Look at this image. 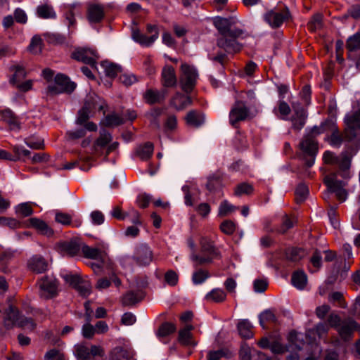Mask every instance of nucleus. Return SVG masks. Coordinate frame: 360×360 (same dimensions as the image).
Instances as JSON below:
<instances>
[{"mask_svg":"<svg viewBox=\"0 0 360 360\" xmlns=\"http://www.w3.org/2000/svg\"><path fill=\"white\" fill-rule=\"evenodd\" d=\"M236 23V19L233 17L229 18L216 17L214 19V25L221 34L217 40V46L224 50V52L217 53L216 55L210 54V59L222 64L226 57V53L238 51L240 46L236 41V38L243 34L239 29L231 30V27Z\"/></svg>","mask_w":360,"mask_h":360,"instance_id":"obj_1","label":"nucleus"},{"mask_svg":"<svg viewBox=\"0 0 360 360\" xmlns=\"http://www.w3.org/2000/svg\"><path fill=\"white\" fill-rule=\"evenodd\" d=\"M201 252L202 255H198L196 253L191 254V259L193 262L194 266L209 264L217 256L216 250L212 243L205 237H201L200 240Z\"/></svg>","mask_w":360,"mask_h":360,"instance_id":"obj_2","label":"nucleus"},{"mask_svg":"<svg viewBox=\"0 0 360 360\" xmlns=\"http://www.w3.org/2000/svg\"><path fill=\"white\" fill-rule=\"evenodd\" d=\"M97 108L98 110L103 109L100 98L94 93L89 94L86 98L83 108L78 112L77 124H84L91 116L93 110Z\"/></svg>","mask_w":360,"mask_h":360,"instance_id":"obj_3","label":"nucleus"},{"mask_svg":"<svg viewBox=\"0 0 360 360\" xmlns=\"http://www.w3.org/2000/svg\"><path fill=\"white\" fill-rule=\"evenodd\" d=\"M181 75L180 76V85L183 91L190 93L194 89L198 73L197 70L188 64L183 63L181 66Z\"/></svg>","mask_w":360,"mask_h":360,"instance_id":"obj_4","label":"nucleus"},{"mask_svg":"<svg viewBox=\"0 0 360 360\" xmlns=\"http://www.w3.org/2000/svg\"><path fill=\"white\" fill-rule=\"evenodd\" d=\"M76 88V84L63 74L55 77L54 83L49 84L47 91L51 94H60L62 93H72Z\"/></svg>","mask_w":360,"mask_h":360,"instance_id":"obj_5","label":"nucleus"},{"mask_svg":"<svg viewBox=\"0 0 360 360\" xmlns=\"http://www.w3.org/2000/svg\"><path fill=\"white\" fill-rule=\"evenodd\" d=\"M289 9L285 7L283 10L271 9L263 15L264 20L271 27L278 28L289 18H290Z\"/></svg>","mask_w":360,"mask_h":360,"instance_id":"obj_6","label":"nucleus"},{"mask_svg":"<svg viewBox=\"0 0 360 360\" xmlns=\"http://www.w3.org/2000/svg\"><path fill=\"white\" fill-rule=\"evenodd\" d=\"M147 32L150 34V37L146 36L139 30H134L132 32V39L134 41L139 43L143 46H151L159 37L158 26L155 25H148Z\"/></svg>","mask_w":360,"mask_h":360,"instance_id":"obj_7","label":"nucleus"},{"mask_svg":"<svg viewBox=\"0 0 360 360\" xmlns=\"http://www.w3.org/2000/svg\"><path fill=\"white\" fill-rule=\"evenodd\" d=\"M324 183L330 191L335 193L337 198L340 201L346 200L347 192L344 188L346 184L343 181L338 180L336 174H333L332 176H326L324 178Z\"/></svg>","mask_w":360,"mask_h":360,"instance_id":"obj_8","label":"nucleus"},{"mask_svg":"<svg viewBox=\"0 0 360 360\" xmlns=\"http://www.w3.org/2000/svg\"><path fill=\"white\" fill-rule=\"evenodd\" d=\"M345 122L347 126L345 139L350 141L356 136L355 130L360 128V108L352 114L347 115Z\"/></svg>","mask_w":360,"mask_h":360,"instance_id":"obj_9","label":"nucleus"},{"mask_svg":"<svg viewBox=\"0 0 360 360\" xmlns=\"http://www.w3.org/2000/svg\"><path fill=\"white\" fill-rule=\"evenodd\" d=\"M40 295L44 298H50L56 295L58 284L54 278L44 276L39 282Z\"/></svg>","mask_w":360,"mask_h":360,"instance_id":"obj_10","label":"nucleus"},{"mask_svg":"<svg viewBox=\"0 0 360 360\" xmlns=\"http://www.w3.org/2000/svg\"><path fill=\"white\" fill-rule=\"evenodd\" d=\"M96 50L87 48H79L72 53V58L78 61L94 66L96 60L98 58Z\"/></svg>","mask_w":360,"mask_h":360,"instance_id":"obj_11","label":"nucleus"},{"mask_svg":"<svg viewBox=\"0 0 360 360\" xmlns=\"http://www.w3.org/2000/svg\"><path fill=\"white\" fill-rule=\"evenodd\" d=\"M133 259L139 266H146L153 260V252L150 248L146 244H141L136 247Z\"/></svg>","mask_w":360,"mask_h":360,"instance_id":"obj_12","label":"nucleus"},{"mask_svg":"<svg viewBox=\"0 0 360 360\" xmlns=\"http://www.w3.org/2000/svg\"><path fill=\"white\" fill-rule=\"evenodd\" d=\"M300 148L310 157V159L307 162V165L308 167H311L315 162V156L318 151L317 142H315L312 138L307 136L301 141Z\"/></svg>","mask_w":360,"mask_h":360,"instance_id":"obj_13","label":"nucleus"},{"mask_svg":"<svg viewBox=\"0 0 360 360\" xmlns=\"http://www.w3.org/2000/svg\"><path fill=\"white\" fill-rule=\"evenodd\" d=\"M249 110L244 103L236 102L229 113L230 123L235 125L238 122L246 119Z\"/></svg>","mask_w":360,"mask_h":360,"instance_id":"obj_14","label":"nucleus"},{"mask_svg":"<svg viewBox=\"0 0 360 360\" xmlns=\"http://www.w3.org/2000/svg\"><path fill=\"white\" fill-rule=\"evenodd\" d=\"M294 115L292 117V128L295 130H301L306 123L307 115L306 110L299 103L292 104Z\"/></svg>","mask_w":360,"mask_h":360,"instance_id":"obj_15","label":"nucleus"},{"mask_svg":"<svg viewBox=\"0 0 360 360\" xmlns=\"http://www.w3.org/2000/svg\"><path fill=\"white\" fill-rule=\"evenodd\" d=\"M58 248L60 253L64 255L75 256L82 248L81 243L77 239H70L62 241L58 244Z\"/></svg>","mask_w":360,"mask_h":360,"instance_id":"obj_16","label":"nucleus"},{"mask_svg":"<svg viewBox=\"0 0 360 360\" xmlns=\"http://www.w3.org/2000/svg\"><path fill=\"white\" fill-rule=\"evenodd\" d=\"M48 266V262L41 255H34L27 262L28 269L35 274L45 272Z\"/></svg>","mask_w":360,"mask_h":360,"instance_id":"obj_17","label":"nucleus"},{"mask_svg":"<svg viewBox=\"0 0 360 360\" xmlns=\"http://www.w3.org/2000/svg\"><path fill=\"white\" fill-rule=\"evenodd\" d=\"M168 91L166 89H162L161 90H155L148 89L143 94V99L146 103L149 104H154L156 103H160L167 96Z\"/></svg>","mask_w":360,"mask_h":360,"instance_id":"obj_18","label":"nucleus"},{"mask_svg":"<svg viewBox=\"0 0 360 360\" xmlns=\"http://www.w3.org/2000/svg\"><path fill=\"white\" fill-rule=\"evenodd\" d=\"M162 84L165 87H174L177 84V78L174 68L165 65L162 71Z\"/></svg>","mask_w":360,"mask_h":360,"instance_id":"obj_19","label":"nucleus"},{"mask_svg":"<svg viewBox=\"0 0 360 360\" xmlns=\"http://www.w3.org/2000/svg\"><path fill=\"white\" fill-rule=\"evenodd\" d=\"M104 17V8L100 4L89 5L87 9V19L91 23H97Z\"/></svg>","mask_w":360,"mask_h":360,"instance_id":"obj_20","label":"nucleus"},{"mask_svg":"<svg viewBox=\"0 0 360 360\" xmlns=\"http://www.w3.org/2000/svg\"><path fill=\"white\" fill-rule=\"evenodd\" d=\"M20 316L18 310L15 307L10 305L4 312V325L6 328H11L18 324Z\"/></svg>","mask_w":360,"mask_h":360,"instance_id":"obj_21","label":"nucleus"},{"mask_svg":"<svg viewBox=\"0 0 360 360\" xmlns=\"http://www.w3.org/2000/svg\"><path fill=\"white\" fill-rule=\"evenodd\" d=\"M0 117L2 120L8 124L11 130L19 131L20 129V122L10 109L1 110Z\"/></svg>","mask_w":360,"mask_h":360,"instance_id":"obj_22","label":"nucleus"},{"mask_svg":"<svg viewBox=\"0 0 360 360\" xmlns=\"http://www.w3.org/2000/svg\"><path fill=\"white\" fill-rule=\"evenodd\" d=\"M82 250L84 255L87 258L101 261L102 262H105L107 259L105 253L98 248L83 245Z\"/></svg>","mask_w":360,"mask_h":360,"instance_id":"obj_23","label":"nucleus"},{"mask_svg":"<svg viewBox=\"0 0 360 360\" xmlns=\"http://www.w3.org/2000/svg\"><path fill=\"white\" fill-rule=\"evenodd\" d=\"M356 326V322L353 320L344 321L337 330L341 338L347 340L350 338Z\"/></svg>","mask_w":360,"mask_h":360,"instance_id":"obj_24","label":"nucleus"},{"mask_svg":"<svg viewBox=\"0 0 360 360\" xmlns=\"http://www.w3.org/2000/svg\"><path fill=\"white\" fill-rule=\"evenodd\" d=\"M192 100L190 96L176 93L171 100V105L177 110H181L190 105Z\"/></svg>","mask_w":360,"mask_h":360,"instance_id":"obj_25","label":"nucleus"},{"mask_svg":"<svg viewBox=\"0 0 360 360\" xmlns=\"http://www.w3.org/2000/svg\"><path fill=\"white\" fill-rule=\"evenodd\" d=\"M186 120L188 125L198 127L205 122V115L201 112L191 110L187 113Z\"/></svg>","mask_w":360,"mask_h":360,"instance_id":"obj_26","label":"nucleus"},{"mask_svg":"<svg viewBox=\"0 0 360 360\" xmlns=\"http://www.w3.org/2000/svg\"><path fill=\"white\" fill-rule=\"evenodd\" d=\"M153 149V144L150 142H147L136 147V155L142 160H147L152 156Z\"/></svg>","mask_w":360,"mask_h":360,"instance_id":"obj_27","label":"nucleus"},{"mask_svg":"<svg viewBox=\"0 0 360 360\" xmlns=\"http://www.w3.org/2000/svg\"><path fill=\"white\" fill-rule=\"evenodd\" d=\"M291 283L295 288L302 290L307 283V276L302 270L295 271L292 275Z\"/></svg>","mask_w":360,"mask_h":360,"instance_id":"obj_28","label":"nucleus"},{"mask_svg":"<svg viewBox=\"0 0 360 360\" xmlns=\"http://www.w3.org/2000/svg\"><path fill=\"white\" fill-rule=\"evenodd\" d=\"M347 49L349 51V58H354V53L360 49V30L347 41Z\"/></svg>","mask_w":360,"mask_h":360,"instance_id":"obj_29","label":"nucleus"},{"mask_svg":"<svg viewBox=\"0 0 360 360\" xmlns=\"http://www.w3.org/2000/svg\"><path fill=\"white\" fill-rule=\"evenodd\" d=\"M29 221L30 226L35 228L41 234L48 237L52 236L53 231L45 221L37 218H31Z\"/></svg>","mask_w":360,"mask_h":360,"instance_id":"obj_30","label":"nucleus"},{"mask_svg":"<svg viewBox=\"0 0 360 360\" xmlns=\"http://www.w3.org/2000/svg\"><path fill=\"white\" fill-rule=\"evenodd\" d=\"M288 340L290 343L289 347L292 349L300 350L304 344L303 335L295 331H291L289 333Z\"/></svg>","mask_w":360,"mask_h":360,"instance_id":"obj_31","label":"nucleus"},{"mask_svg":"<svg viewBox=\"0 0 360 360\" xmlns=\"http://www.w3.org/2000/svg\"><path fill=\"white\" fill-rule=\"evenodd\" d=\"M238 330L243 338L250 339L253 337L252 324L246 319L241 320L238 323Z\"/></svg>","mask_w":360,"mask_h":360,"instance_id":"obj_32","label":"nucleus"},{"mask_svg":"<svg viewBox=\"0 0 360 360\" xmlns=\"http://www.w3.org/2000/svg\"><path fill=\"white\" fill-rule=\"evenodd\" d=\"M37 15L41 18L54 19L56 18V13L53 7L48 4L39 5L37 8Z\"/></svg>","mask_w":360,"mask_h":360,"instance_id":"obj_33","label":"nucleus"},{"mask_svg":"<svg viewBox=\"0 0 360 360\" xmlns=\"http://www.w3.org/2000/svg\"><path fill=\"white\" fill-rule=\"evenodd\" d=\"M330 122H331V121H326L322 123L320 126H314L312 128L307 129L306 134L302 139H305L307 136H309L312 138L315 142H316L315 137L323 133L326 130V127H329Z\"/></svg>","mask_w":360,"mask_h":360,"instance_id":"obj_34","label":"nucleus"},{"mask_svg":"<svg viewBox=\"0 0 360 360\" xmlns=\"http://www.w3.org/2000/svg\"><path fill=\"white\" fill-rule=\"evenodd\" d=\"M112 360H132V352L122 347H115L112 352Z\"/></svg>","mask_w":360,"mask_h":360,"instance_id":"obj_35","label":"nucleus"},{"mask_svg":"<svg viewBox=\"0 0 360 360\" xmlns=\"http://www.w3.org/2000/svg\"><path fill=\"white\" fill-rule=\"evenodd\" d=\"M329 127L332 131V134L329 139L330 144L333 147L339 148L341 146L343 139L339 134L338 129L332 121L330 122Z\"/></svg>","mask_w":360,"mask_h":360,"instance_id":"obj_36","label":"nucleus"},{"mask_svg":"<svg viewBox=\"0 0 360 360\" xmlns=\"http://www.w3.org/2000/svg\"><path fill=\"white\" fill-rule=\"evenodd\" d=\"M101 67L103 69L105 75L109 77H115L121 71L120 66L107 60L102 62Z\"/></svg>","mask_w":360,"mask_h":360,"instance_id":"obj_37","label":"nucleus"},{"mask_svg":"<svg viewBox=\"0 0 360 360\" xmlns=\"http://www.w3.org/2000/svg\"><path fill=\"white\" fill-rule=\"evenodd\" d=\"M341 170V176L344 178L349 176V169L350 167V159L345 153H342L339 156V162L337 163Z\"/></svg>","mask_w":360,"mask_h":360,"instance_id":"obj_38","label":"nucleus"},{"mask_svg":"<svg viewBox=\"0 0 360 360\" xmlns=\"http://www.w3.org/2000/svg\"><path fill=\"white\" fill-rule=\"evenodd\" d=\"M112 141V136L110 133L107 132L105 130H101L100 131V136L97 140L96 141V143L94 144V149L97 150V148L100 147L101 150L105 148V146L108 147V144Z\"/></svg>","mask_w":360,"mask_h":360,"instance_id":"obj_39","label":"nucleus"},{"mask_svg":"<svg viewBox=\"0 0 360 360\" xmlns=\"http://www.w3.org/2000/svg\"><path fill=\"white\" fill-rule=\"evenodd\" d=\"M193 327L192 325H186L183 329L180 330L179 333V341L181 344L188 345L191 344V331Z\"/></svg>","mask_w":360,"mask_h":360,"instance_id":"obj_40","label":"nucleus"},{"mask_svg":"<svg viewBox=\"0 0 360 360\" xmlns=\"http://www.w3.org/2000/svg\"><path fill=\"white\" fill-rule=\"evenodd\" d=\"M25 143L30 148L39 150L44 148V140L39 137L31 136L24 139Z\"/></svg>","mask_w":360,"mask_h":360,"instance_id":"obj_41","label":"nucleus"},{"mask_svg":"<svg viewBox=\"0 0 360 360\" xmlns=\"http://www.w3.org/2000/svg\"><path fill=\"white\" fill-rule=\"evenodd\" d=\"M77 4H68L65 6L66 13L65 18L68 21V26L74 25L75 24V15L77 14Z\"/></svg>","mask_w":360,"mask_h":360,"instance_id":"obj_42","label":"nucleus"},{"mask_svg":"<svg viewBox=\"0 0 360 360\" xmlns=\"http://www.w3.org/2000/svg\"><path fill=\"white\" fill-rule=\"evenodd\" d=\"M236 209V207L229 203L226 200H224L219 205L218 215L220 217L227 216L233 212Z\"/></svg>","mask_w":360,"mask_h":360,"instance_id":"obj_43","label":"nucleus"},{"mask_svg":"<svg viewBox=\"0 0 360 360\" xmlns=\"http://www.w3.org/2000/svg\"><path fill=\"white\" fill-rule=\"evenodd\" d=\"M83 297H87L91 292V285L89 281L82 278L78 285L75 288Z\"/></svg>","mask_w":360,"mask_h":360,"instance_id":"obj_44","label":"nucleus"},{"mask_svg":"<svg viewBox=\"0 0 360 360\" xmlns=\"http://www.w3.org/2000/svg\"><path fill=\"white\" fill-rule=\"evenodd\" d=\"M206 298L209 300L220 302L225 300L226 294L224 291L219 288L213 289L206 295Z\"/></svg>","mask_w":360,"mask_h":360,"instance_id":"obj_45","label":"nucleus"},{"mask_svg":"<svg viewBox=\"0 0 360 360\" xmlns=\"http://www.w3.org/2000/svg\"><path fill=\"white\" fill-rule=\"evenodd\" d=\"M209 277L210 274L208 271L203 269H198L193 272L192 281L195 285H199L204 283Z\"/></svg>","mask_w":360,"mask_h":360,"instance_id":"obj_46","label":"nucleus"},{"mask_svg":"<svg viewBox=\"0 0 360 360\" xmlns=\"http://www.w3.org/2000/svg\"><path fill=\"white\" fill-rule=\"evenodd\" d=\"M124 122L123 118L117 114H110L106 116L103 121V123L106 127H115L122 124Z\"/></svg>","mask_w":360,"mask_h":360,"instance_id":"obj_47","label":"nucleus"},{"mask_svg":"<svg viewBox=\"0 0 360 360\" xmlns=\"http://www.w3.org/2000/svg\"><path fill=\"white\" fill-rule=\"evenodd\" d=\"M16 214L22 217H28L32 214L33 210L30 202L20 203L15 207Z\"/></svg>","mask_w":360,"mask_h":360,"instance_id":"obj_48","label":"nucleus"},{"mask_svg":"<svg viewBox=\"0 0 360 360\" xmlns=\"http://www.w3.org/2000/svg\"><path fill=\"white\" fill-rule=\"evenodd\" d=\"M309 194L308 187L304 184L297 186L295 191V198L297 202H302Z\"/></svg>","mask_w":360,"mask_h":360,"instance_id":"obj_49","label":"nucleus"},{"mask_svg":"<svg viewBox=\"0 0 360 360\" xmlns=\"http://www.w3.org/2000/svg\"><path fill=\"white\" fill-rule=\"evenodd\" d=\"M61 276L67 283H68L74 288H76L80 280L82 279L79 275L72 274L70 273H63L61 274Z\"/></svg>","mask_w":360,"mask_h":360,"instance_id":"obj_50","label":"nucleus"},{"mask_svg":"<svg viewBox=\"0 0 360 360\" xmlns=\"http://www.w3.org/2000/svg\"><path fill=\"white\" fill-rule=\"evenodd\" d=\"M259 324L262 328H265L266 322H275L276 317L274 314L271 310H265L259 316Z\"/></svg>","mask_w":360,"mask_h":360,"instance_id":"obj_51","label":"nucleus"},{"mask_svg":"<svg viewBox=\"0 0 360 360\" xmlns=\"http://www.w3.org/2000/svg\"><path fill=\"white\" fill-rule=\"evenodd\" d=\"M176 327L174 324L170 323H165L160 327L158 335L161 337H165L174 333Z\"/></svg>","mask_w":360,"mask_h":360,"instance_id":"obj_52","label":"nucleus"},{"mask_svg":"<svg viewBox=\"0 0 360 360\" xmlns=\"http://www.w3.org/2000/svg\"><path fill=\"white\" fill-rule=\"evenodd\" d=\"M140 299L138 297L137 295L134 292H128L126 293L122 299V302L124 305L131 306L138 302Z\"/></svg>","mask_w":360,"mask_h":360,"instance_id":"obj_53","label":"nucleus"},{"mask_svg":"<svg viewBox=\"0 0 360 360\" xmlns=\"http://www.w3.org/2000/svg\"><path fill=\"white\" fill-rule=\"evenodd\" d=\"M308 27L313 32L319 30L322 27V15L319 13L314 15L309 22Z\"/></svg>","mask_w":360,"mask_h":360,"instance_id":"obj_54","label":"nucleus"},{"mask_svg":"<svg viewBox=\"0 0 360 360\" xmlns=\"http://www.w3.org/2000/svg\"><path fill=\"white\" fill-rule=\"evenodd\" d=\"M41 43L42 41L39 37H33L29 46L30 51L34 54L39 53L41 51Z\"/></svg>","mask_w":360,"mask_h":360,"instance_id":"obj_55","label":"nucleus"},{"mask_svg":"<svg viewBox=\"0 0 360 360\" xmlns=\"http://www.w3.org/2000/svg\"><path fill=\"white\" fill-rule=\"evenodd\" d=\"M76 356L79 360L89 358L90 351L89 349L84 345H77L76 346Z\"/></svg>","mask_w":360,"mask_h":360,"instance_id":"obj_56","label":"nucleus"},{"mask_svg":"<svg viewBox=\"0 0 360 360\" xmlns=\"http://www.w3.org/2000/svg\"><path fill=\"white\" fill-rule=\"evenodd\" d=\"M17 326L25 330H32L35 327V323L32 319H28L21 316Z\"/></svg>","mask_w":360,"mask_h":360,"instance_id":"obj_57","label":"nucleus"},{"mask_svg":"<svg viewBox=\"0 0 360 360\" xmlns=\"http://www.w3.org/2000/svg\"><path fill=\"white\" fill-rule=\"evenodd\" d=\"M220 229L224 233L231 235L236 230V224L231 220H225L221 224Z\"/></svg>","mask_w":360,"mask_h":360,"instance_id":"obj_58","label":"nucleus"},{"mask_svg":"<svg viewBox=\"0 0 360 360\" xmlns=\"http://www.w3.org/2000/svg\"><path fill=\"white\" fill-rule=\"evenodd\" d=\"M120 82L125 86H131L138 82V78L132 73H124L120 77Z\"/></svg>","mask_w":360,"mask_h":360,"instance_id":"obj_59","label":"nucleus"},{"mask_svg":"<svg viewBox=\"0 0 360 360\" xmlns=\"http://www.w3.org/2000/svg\"><path fill=\"white\" fill-rule=\"evenodd\" d=\"M91 221L94 225H101L105 220L103 214L99 210H94L91 212L90 215Z\"/></svg>","mask_w":360,"mask_h":360,"instance_id":"obj_60","label":"nucleus"},{"mask_svg":"<svg viewBox=\"0 0 360 360\" xmlns=\"http://www.w3.org/2000/svg\"><path fill=\"white\" fill-rule=\"evenodd\" d=\"M25 70L21 67H17L13 77L11 79V82L13 84H18L21 79L26 77Z\"/></svg>","mask_w":360,"mask_h":360,"instance_id":"obj_61","label":"nucleus"},{"mask_svg":"<svg viewBox=\"0 0 360 360\" xmlns=\"http://www.w3.org/2000/svg\"><path fill=\"white\" fill-rule=\"evenodd\" d=\"M96 333L95 328L87 322L82 328V334L85 338L91 339Z\"/></svg>","mask_w":360,"mask_h":360,"instance_id":"obj_62","label":"nucleus"},{"mask_svg":"<svg viewBox=\"0 0 360 360\" xmlns=\"http://www.w3.org/2000/svg\"><path fill=\"white\" fill-rule=\"evenodd\" d=\"M268 285V282L266 279H256L253 283L254 290L255 292H264Z\"/></svg>","mask_w":360,"mask_h":360,"instance_id":"obj_63","label":"nucleus"},{"mask_svg":"<svg viewBox=\"0 0 360 360\" xmlns=\"http://www.w3.org/2000/svg\"><path fill=\"white\" fill-rule=\"evenodd\" d=\"M252 191V187L251 185L243 183L239 184L235 191V194L237 195H240L242 194H250Z\"/></svg>","mask_w":360,"mask_h":360,"instance_id":"obj_64","label":"nucleus"}]
</instances>
